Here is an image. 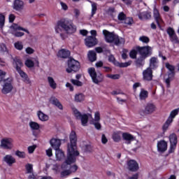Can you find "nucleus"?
<instances>
[{"mask_svg":"<svg viewBox=\"0 0 179 179\" xmlns=\"http://www.w3.org/2000/svg\"><path fill=\"white\" fill-rule=\"evenodd\" d=\"M170 143L174 144L177 143V135L176 134H172L169 136Z\"/></svg>","mask_w":179,"mask_h":179,"instance_id":"c03bdc74","label":"nucleus"},{"mask_svg":"<svg viewBox=\"0 0 179 179\" xmlns=\"http://www.w3.org/2000/svg\"><path fill=\"white\" fill-rule=\"evenodd\" d=\"M88 59L91 62H94L96 61V52L93 50H90L88 52Z\"/></svg>","mask_w":179,"mask_h":179,"instance_id":"58836bf2","label":"nucleus"},{"mask_svg":"<svg viewBox=\"0 0 179 179\" xmlns=\"http://www.w3.org/2000/svg\"><path fill=\"white\" fill-rule=\"evenodd\" d=\"M89 117H92V115L83 114L78 120H80L83 127H87L89 121Z\"/></svg>","mask_w":179,"mask_h":179,"instance_id":"c85d7f7f","label":"nucleus"},{"mask_svg":"<svg viewBox=\"0 0 179 179\" xmlns=\"http://www.w3.org/2000/svg\"><path fill=\"white\" fill-rule=\"evenodd\" d=\"M138 40L139 41H141V43H144L145 44H148V43L150 41V39H149V37L146 36H140Z\"/></svg>","mask_w":179,"mask_h":179,"instance_id":"a18cd8bd","label":"nucleus"},{"mask_svg":"<svg viewBox=\"0 0 179 179\" xmlns=\"http://www.w3.org/2000/svg\"><path fill=\"white\" fill-rule=\"evenodd\" d=\"M176 148H177V143H174V144L171 143L169 153H173V152L176 150Z\"/></svg>","mask_w":179,"mask_h":179,"instance_id":"338daca9","label":"nucleus"},{"mask_svg":"<svg viewBox=\"0 0 179 179\" xmlns=\"http://www.w3.org/2000/svg\"><path fill=\"white\" fill-rule=\"evenodd\" d=\"M166 68L169 71V77L165 80V83H166V87H170V82L174 79V71L176 67L170 64L169 63L165 64Z\"/></svg>","mask_w":179,"mask_h":179,"instance_id":"1a4fd4ad","label":"nucleus"},{"mask_svg":"<svg viewBox=\"0 0 179 179\" xmlns=\"http://www.w3.org/2000/svg\"><path fill=\"white\" fill-rule=\"evenodd\" d=\"M138 16L140 20H146V19H150V17H152L150 13L148 12L139 13Z\"/></svg>","mask_w":179,"mask_h":179,"instance_id":"2f4dec72","label":"nucleus"},{"mask_svg":"<svg viewBox=\"0 0 179 179\" xmlns=\"http://www.w3.org/2000/svg\"><path fill=\"white\" fill-rule=\"evenodd\" d=\"M64 30L67 34L76 33V26L71 21H64Z\"/></svg>","mask_w":179,"mask_h":179,"instance_id":"9d476101","label":"nucleus"},{"mask_svg":"<svg viewBox=\"0 0 179 179\" xmlns=\"http://www.w3.org/2000/svg\"><path fill=\"white\" fill-rule=\"evenodd\" d=\"M171 120L170 119H167L165 124L163 126V131H167L169 129V127H170V124H171Z\"/></svg>","mask_w":179,"mask_h":179,"instance_id":"8fccbe9b","label":"nucleus"},{"mask_svg":"<svg viewBox=\"0 0 179 179\" xmlns=\"http://www.w3.org/2000/svg\"><path fill=\"white\" fill-rule=\"evenodd\" d=\"M70 143L67 147V157L62 163L61 169L62 170H66L72 164L76 162V157L79 155L78 151V147L76 146V142H78V137H76V133L71 131L69 136Z\"/></svg>","mask_w":179,"mask_h":179,"instance_id":"f257e3e1","label":"nucleus"},{"mask_svg":"<svg viewBox=\"0 0 179 179\" xmlns=\"http://www.w3.org/2000/svg\"><path fill=\"white\" fill-rule=\"evenodd\" d=\"M50 103L52 104L53 106H55L59 110L62 111L64 110V106H62V103L59 101V99H57L55 96H52L50 99Z\"/></svg>","mask_w":179,"mask_h":179,"instance_id":"f3484780","label":"nucleus"},{"mask_svg":"<svg viewBox=\"0 0 179 179\" xmlns=\"http://www.w3.org/2000/svg\"><path fill=\"white\" fill-rule=\"evenodd\" d=\"M103 34L106 43H114L115 45H121L125 43V39L106 29L103 31Z\"/></svg>","mask_w":179,"mask_h":179,"instance_id":"f03ea898","label":"nucleus"},{"mask_svg":"<svg viewBox=\"0 0 179 179\" xmlns=\"http://www.w3.org/2000/svg\"><path fill=\"white\" fill-rule=\"evenodd\" d=\"M154 111H156V106H155L153 103H148L145 105L144 109L139 110L138 113L143 117L153 114Z\"/></svg>","mask_w":179,"mask_h":179,"instance_id":"6e6552de","label":"nucleus"},{"mask_svg":"<svg viewBox=\"0 0 179 179\" xmlns=\"http://www.w3.org/2000/svg\"><path fill=\"white\" fill-rule=\"evenodd\" d=\"M56 33L60 34V37L62 38V40H64L65 38H64V35L61 33H62V30H64V21H59L55 27Z\"/></svg>","mask_w":179,"mask_h":179,"instance_id":"a211bd4d","label":"nucleus"},{"mask_svg":"<svg viewBox=\"0 0 179 179\" xmlns=\"http://www.w3.org/2000/svg\"><path fill=\"white\" fill-rule=\"evenodd\" d=\"M3 162L8 164V166H12L16 163V159L13 157L11 155H7L3 158Z\"/></svg>","mask_w":179,"mask_h":179,"instance_id":"aec40b11","label":"nucleus"},{"mask_svg":"<svg viewBox=\"0 0 179 179\" xmlns=\"http://www.w3.org/2000/svg\"><path fill=\"white\" fill-rule=\"evenodd\" d=\"M122 136V134L121 133V131H115L113 134L112 138L114 142H120V141H121Z\"/></svg>","mask_w":179,"mask_h":179,"instance_id":"f704fd0d","label":"nucleus"},{"mask_svg":"<svg viewBox=\"0 0 179 179\" xmlns=\"http://www.w3.org/2000/svg\"><path fill=\"white\" fill-rule=\"evenodd\" d=\"M37 148V145H30L28 147V153L31 154L34 152V150H36V148Z\"/></svg>","mask_w":179,"mask_h":179,"instance_id":"4d7b16f0","label":"nucleus"},{"mask_svg":"<svg viewBox=\"0 0 179 179\" xmlns=\"http://www.w3.org/2000/svg\"><path fill=\"white\" fill-rule=\"evenodd\" d=\"M154 18L155 19V21L157 22L158 26H160V24H162V23L163 22V20L160 17V13H159V10H157V9L156 8L154 9Z\"/></svg>","mask_w":179,"mask_h":179,"instance_id":"cd10ccee","label":"nucleus"},{"mask_svg":"<svg viewBox=\"0 0 179 179\" xmlns=\"http://www.w3.org/2000/svg\"><path fill=\"white\" fill-rule=\"evenodd\" d=\"M72 111L76 118H77V120H79L80 117L83 115L82 113H80V112H79L78 110L75 107L72 108Z\"/></svg>","mask_w":179,"mask_h":179,"instance_id":"37998d69","label":"nucleus"},{"mask_svg":"<svg viewBox=\"0 0 179 179\" xmlns=\"http://www.w3.org/2000/svg\"><path fill=\"white\" fill-rule=\"evenodd\" d=\"M1 148L10 150L13 148V140L12 138H3L1 141Z\"/></svg>","mask_w":179,"mask_h":179,"instance_id":"f8f14e48","label":"nucleus"},{"mask_svg":"<svg viewBox=\"0 0 179 179\" xmlns=\"http://www.w3.org/2000/svg\"><path fill=\"white\" fill-rule=\"evenodd\" d=\"M130 57L133 59H135L136 58V50H131L129 53Z\"/></svg>","mask_w":179,"mask_h":179,"instance_id":"774afa93","label":"nucleus"},{"mask_svg":"<svg viewBox=\"0 0 179 179\" xmlns=\"http://www.w3.org/2000/svg\"><path fill=\"white\" fill-rule=\"evenodd\" d=\"M150 69H157L159 68V59L156 57H152L149 61V67Z\"/></svg>","mask_w":179,"mask_h":179,"instance_id":"dca6fc26","label":"nucleus"},{"mask_svg":"<svg viewBox=\"0 0 179 179\" xmlns=\"http://www.w3.org/2000/svg\"><path fill=\"white\" fill-rule=\"evenodd\" d=\"M157 148L158 152H166V150H167V142L164 140L158 141Z\"/></svg>","mask_w":179,"mask_h":179,"instance_id":"412c9836","label":"nucleus"},{"mask_svg":"<svg viewBox=\"0 0 179 179\" xmlns=\"http://www.w3.org/2000/svg\"><path fill=\"white\" fill-rule=\"evenodd\" d=\"M153 79V71L148 67L143 71V80L150 82Z\"/></svg>","mask_w":179,"mask_h":179,"instance_id":"ddd939ff","label":"nucleus"},{"mask_svg":"<svg viewBox=\"0 0 179 179\" xmlns=\"http://www.w3.org/2000/svg\"><path fill=\"white\" fill-rule=\"evenodd\" d=\"M69 55H71V52L66 49H62L57 53V57L59 58H68Z\"/></svg>","mask_w":179,"mask_h":179,"instance_id":"a878e982","label":"nucleus"},{"mask_svg":"<svg viewBox=\"0 0 179 179\" xmlns=\"http://www.w3.org/2000/svg\"><path fill=\"white\" fill-rule=\"evenodd\" d=\"M22 31H25V33H27V34H30V31L29 30L16 24H13L11 27H10V31L11 34L15 36V37H23L24 36V33L21 32Z\"/></svg>","mask_w":179,"mask_h":179,"instance_id":"39448f33","label":"nucleus"},{"mask_svg":"<svg viewBox=\"0 0 179 179\" xmlns=\"http://www.w3.org/2000/svg\"><path fill=\"white\" fill-rule=\"evenodd\" d=\"M85 101V95L82 93L76 94L74 96V101L76 103H82Z\"/></svg>","mask_w":179,"mask_h":179,"instance_id":"473e14b6","label":"nucleus"},{"mask_svg":"<svg viewBox=\"0 0 179 179\" xmlns=\"http://www.w3.org/2000/svg\"><path fill=\"white\" fill-rule=\"evenodd\" d=\"M91 3V16H94L96 12H97V3H94L90 0H87Z\"/></svg>","mask_w":179,"mask_h":179,"instance_id":"72a5a7b5","label":"nucleus"},{"mask_svg":"<svg viewBox=\"0 0 179 179\" xmlns=\"http://www.w3.org/2000/svg\"><path fill=\"white\" fill-rule=\"evenodd\" d=\"M37 117L40 121H42V122H45V121H48V120H50L48 115L43 113L41 110L37 112Z\"/></svg>","mask_w":179,"mask_h":179,"instance_id":"393cba45","label":"nucleus"},{"mask_svg":"<svg viewBox=\"0 0 179 179\" xmlns=\"http://www.w3.org/2000/svg\"><path fill=\"white\" fill-rule=\"evenodd\" d=\"M132 64V61H129L124 63H120L117 62L115 63L116 66H119V68H127V66H129Z\"/></svg>","mask_w":179,"mask_h":179,"instance_id":"ea45409f","label":"nucleus"},{"mask_svg":"<svg viewBox=\"0 0 179 179\" xmlns=\"http://www.w3.org/2000/svg\"><path fill=\"white\" fill-rule=\"evenodd\" d=\"M25 65L27 66V68H33V66H34V62L31 59H27L25 61Z\"/></svg>","mask_w":179,"mask_h":179,"instance_id":"49530a36","label":"nucleus"},{"mask_svg":"<svg viewBox=\"0 0 179 179\" xmlns=\"http://www.w3.org/2000/svg\"><path fill=\"white\" fill-rule=\"evenodd\" d=\"M148 96H149V92L143 89H141L139 94L140 100H146V99H148Z\"/></svg>","mask_w":179,"mask_h":179,"instance_id":"c9c22d12","label":"nucleus"},{"mask_svg":"<svg viewBox=\"0 0 179 179\" xmlns=\"http://www.w3.org/2000/svg\"><path fill=\"white\" fill-rule=\"evenodd\" d=\"M60 6L63 10H68V5L63 1H60Z\"/></svg>","mask_w":179,"mask_h":179,"instance_id":"0e129e2a","label":"nucleus"},{"mask_svg":"<svg viewBox=\"0 0 179 179\" xmlns=\"http://www.w3.org/2000/svg\"><path fill=\"white\" fill-rule=\"evenodd\" d=\"M178 113H179V108L172 110L170 113L169 117H168V120H170L173 122V120L176 118V115H178Z\"/></svg>","mask_w":179,"mask_h":179,"instance_id":"e433bc0d","label":"nucleus"},{"mask_svg":"<svg viewBox=\"0 0 179 179\" xmlns=\"http://www.w3.org/2000/svg\"><path fill=\"white\" fill-rule=\"evenodd\" d=\"M88 73L92 79V82L96 85H99L101 82H103V74L101 73H97L94 68L91 67L88 69Z\"/></svg>","mask_w":179,"mask_h":179,"instance_id":"0eeeda50","label":"nucleus"},{"mask_svg":"<svg viewBox=\"0 0 179 179\" xmlns=\"http://www.w3.org/2000/svg\"><path fill=\"white\" fill-rule=\"evenodd\" d=\"M13 65L22 78L23 82L27 83V85H31V81L30 80V78H29V76L24 71H22L21 68L23 66V63H22V60L17 58L14 59Z\"/></svg>","mask_w":179,"mask_h":179,"instance_id":"20e7f679","label":"nucleus"},{"mask_svg":"<svg viewBox=\"0 0 179 179\" xmlns=\"http://www.w3.org/2000/svg\"><path fill=\"white\" fill-rule=\"evenodd\" d=\"M122 136L124 139V141H126L127 143L129 144L132 141H134V136L131 135L128 133H123L122 134Z\"/></svg>","mask_w":179,"mask_h":179,"instance_id":"7c9ffc66","label":"nucleus"},{"mask_svg":"<svg viewBox=\"0 0 179 179\" xmlns=\"http://www.w3.org/2000/svg\"><path fill=\"white\" fill-rule=\"evenodd\" d=\"M100 122V112L96 111L94 113V118L92 122Z\"/></svg>","mask_w":179,"mask_h":179,"instance_id":"864d4df0","label":"nucleus"},{"mask_svg":"<svg viewBox=\"0 0 179 179\" xmlns=\"http://www.w3.org/2000/svg\"><path fill=\"white\" fill-rule=\"evenodd\" d=\"M122 23H124V24H128L129 26H131L134 23V20L131 17H127L124 18V20L122 22Z\"/></svg>","mask_w":179,"mask_h":179,"instance_id":"de8ad7c7","label":"nucleus"},{"mask_svg":"<svg viewBox=\"0 0 179 179\" xmlns=\"http://www.w3.org/2000/svg\"><path fill=\"white\" fill-rule=\"evenodd\" d=\"M13 89V86H12V78H8L3 85L1 92L3 94H8V93H10V92H12Z\"/></svg>","mask_w":179,"mask_h":179,"instance_id":"9b49d317","label":"nucleus"},{"mask_svg":"<svg viewBox=\"0 0 179 179\" xmlns=\"http://www.w3.org/2000/svg\"><path fill=\"white\" fill-rule=\"evenodd\" d=\"M122 58L123 59H127L128 58V50L123 49L122 52Z\"/></svg>","mask_w":179,"mask_h":179,"instance_id":"13d9d810","label":"nucleus"},{"mask_svg":"<svg viewBox=\"0 0 179 179\" xmlns=\"http://www.w3.org/2000/svg\"><path fill=\"white\" fill-rule=\"evenodd\" d=\"M47 79L50 87L53 90H55V89H57V85L54 78H52V76H48Z\"/></svg>","mask_w":179,"mask_h":179,"instance_id":"bb28decb","label":"nucleus"},{"mask_svg":"<svg viewBox=\"0 0 179 179\" xmlns=\"http://www.w3.org/2000/svg\"><path fill=\"white\" fill-rule=\"evenodd\" d=\"M0 51H1V52H6L8 51V48L4 43L0 44Z\"/></svg>","mask_w":179,"mask_h":179,"instance_id":"680f3d73","label":"nucleus"},{"mask_svg":"<svg viewBox=\"0 0 179 179\" xmlns=\"http://www.w3.org/2000/svg\"><path fill=\"white\" fill-rule=\"evenodd\" d=\"M71 82L75 86H78V87L83 86V83L79 81V80L71 79Z\"/></svg>","mask_w":179,"mask_h":179,"instance_id":"09e8293b","label":"nucleus"},{"mask_svg":"<svg viewBox=\"0 0 179 179\" xmlns=\"http://www.w3.org/2000/svg\"><path fill=\"white\" fill-rule=\"evenodd\" d=\"M13 9L20 12L24 9V2L22 0H15L13 3Z\"/></svg>","mask_w":179,"mask_h":179,"instance_id":"2eb2a0df","label":"nucleus"},{"mask_svg":"<svg viewBox=\"0 0 179 179\" xmlns=\"http://www.w3.org/2000/svg\"><path fill=\"white\" fill-rule=\"evenodd\" d=\"M97 44V39L93 36H88L85 38V45L89 47L90 48L92 47H94Z\"/></svg>","mask_w":179,"mask_h":179,"instance_id":"6ab92c4d","label":"nucleus"},{"mask_svg":"<svg viewBox=\"0 0 179 179\" xmlns=\"http://www.w3.org/2000/svg\"><path fill=\"white\" fill-rule=\"evenodd\" d=\"M15 155L17 156V157H20V159H24L26 157V153L24 152L17 150L15 152Z\"/></svg>","mask_w":179,"mask_h":179,"instance_id":"603ef678","label":"nucleus"},{"mask_svg":"<svg viewBox=\"0 0 179 179\" xmlns=\"http://www.w3.org/2000/svg\"><path fill=\"white\" fill-rule=\"evenodd\" d=\"M127 17V15H124V13H120L117 19L118 20H120V22H124V19Z\"/></svg>","mask_w":179,"mask_h":179,"instance_id":"6e6d98bb","label":"nucleus"},{"mask_svg":"<svg viewBox=\"0 0 179 179\" xmlns=\"http://www.w3.org/2000/svg\"><path fill=\"white\" fill-rule=\"evenodd\" d=\"M69 171H70L71 174H72V173H76V171H78V166L76 165L71 166L69 169Z\"/></svg>","mask_w":179,"mask_h":179,"instance_id":"bf43d9fd","label":"nucleus"},{"mask_svg":"<svg viewBox=\"0 0 179 179\" xmlns=\"http://www.w3.org/2000/svg\"><path fill=\"white\" fill-rule=\"evenodd\" d=\"M25 52L27 54L31 55V54L34 53V49H33L30 47H28L25 49Z\"/></svg>","mask_w":179,"mask_h":179,"instance_id":"69168bd1","label":"nucleus"},{"mask_svg":"<svg viewBox=\"0 0 179 179\" xmlns=\"http://www.w3.org/2000/svg\"><path fill=\"white\" fill-rule=\"evenodd\" d=\"M137 51L139 52L141 57L136 60V63L138 65H144L145 59L152 55V48L150 46L138 47Z\"/></svg>","mask_w":179,"mask_h":179,"instance_id":"7ed1b4c3","label":"nucleus"},{"mask_svg":"<svg viewBox=\"0 0 179 179\" xmlns=\"http://www.w3.org/2000/svg\"><path fill=\"white\" fill-rule=\"evenodd\" d=\"M93 125H94V127L96 129L100 130L101 129V124H100V122H92Z\"/></svg>","mask_w":179,"mask_h":179,"instance_id":"e2e57ef3","label":"nucleus"},{"mask_svg":"<svg viewBox=\"0 0 179 179\" xmlns=\"http://www.w3.org/2000/svg\"><path fill=\"white\" fill-rule=\"evenodd\" d=\"M71 172L69 169L65 170L61 172V177H66L68 176H70Z\"/></svg>","mask_w":179,"mask_h":179,"instance_id":"052dcab7","label":"nucleus"},{"mask_svg":"<svg viewBox=\"0 0 179 179\" xmlns=\"http://www.w3.org/2000/svg\"><path fill=\"white\" fill-rule=\"evenodd\" d=\"M167 33L173 43H178V38H177V35H176V32H174V29L172 28H169L167 29Z\"/></svg>","mask_w":179,"mask_h":179,"instance_id":"4be33fe9","label":"nucleus"},{"mask_svg":"<svg viewBox=\"0 0 179 179\" xmlns=\"http://www.w3.org/2000/svg\"><path fill=\"white\" fill-rule=\"evenodd\" d=\"M29 127L32 131H38L40 129V124L36 122H30Z\"/></svg>","mask_w":179,"mask_h":179,"instance_id":"4c0bfd02","label":"nucleus"},{"mask_svg":"<svg viewBox=\"0 0 179 179\" xmlns=\"http://www.w3.org/2000/svg\"><path fill=\"white\" fill-rule=\"evenodd\" d=\"M5 25V15L0 14V29H2Z\"/></svg>","mask_w":179,"mask_h":179,"instance_id":"5fc2aeb1","label":"nucleus"},{"mask_svg":"<svg viewBox=\"0 0 179 179\" xmlns=\"http://www.w3.org/2000/svg\"><path fill=\"white\" fill-rule=\"evenodd\" d=\"M50 145L55 150H57L59 149V147L61 146V140L57 139V138H52L50 140Z\"/></svg>","mask_w":179,"mask_h":179,"instance_id":"b1692460","label":"nucleus"},{"mask_svg":"<svg viewBox=\"0 0 179 179\" xmlns=\"http://www.w3.org/2000/svg\"><path fill=\"white\" fill-rule=\"evenodd\" d=\"M55 157L56 159L58 162H61V160H62V159H64L65 157V154L64 153V152L62 151V150L61 149H57L55 150Z\"/></svg>","mask_w":179,"mask_h":179,"instance_id":"c756f323","label":"nucleus"},{"mask_svg":"<svg viewBox=\"0 0 179 179\" xmlns=\"http://www.w3.org/2000/svg\"><path fill=\"white\" fill-rule=\"evenodd\" d=\"M25 169L27 174H31L29 176V179H36V176L33 174V164H27L25 166Z\"/></svg>","mask_w":179,"mask_h":179,"instance_id":"5701e85b","label":"nucleus"},{"mask_svg":"<svg viewBox=\"0 0 179 179\" xmlns=\"http://www.w3.org/2000/svg\"><path fill=\"white\" fill-rule=\"evenodd\" d=\"M127 167L130 171H138L139 169L138 162L134 159H130L127 162Z\"/></svg>","mask_w":179,"mask_h":179,"instance_id":"4468645a","label":"nucleus"},{"mask_svg":"<svg viewBox=\"0 0 179 179\" xmlns=\"http://www.w3.org/2000/svg\"><path fill=\"white\" fill-rule=\"evenodd\" d=\"M14 47L18 51H22L23 50V43L22 41H17L14 43Z\"/></svg>","mask_w":179,"mask_h":179,"instance_id":"a19ab883","label":"nucleus"},{"mask_svg":"<svg viewBox=\"0 0 179 179\" xmlns=\"http://www.w3.org/2000/svg\"><path fill=\"white\" fill-rule=\"evenodd\" d=\"M80 69V63L74 59H69L68 60V67L66 71L67 73H72V72H78Z\"/></svg>","mask_w":179,"mask_h":179,"instance_id":"423d86ee","label":"nucleus"},{"mask_svg":"<svg viewBox=\"0 0 179 179\" xmlns=\"http://www.w3.org/2000/svg\"><path fill=\"white\" fill-rule=\"evenodd\" d=\"M121 76L120 74H107L106 78H109L110 79H113L114 80L117 79H120Z\"/></svg>","mask_w":179,"mask_h":179,"instance_id":"3c124183","label":"nucleus"},{"mask_svg":"<svg viewBox=\"0 0 179 179\" xmlns=\"http://www.w3.org/2000/svg\"><path fill=\"white\" fill-rule=\"evenodd\" d=\"M72 111L76 118H77V120H79L80 117L83 115L82 113H80V112H79L78 110L75 107L72 108Z\"/></svg>","mask_w":179,"mask_h":179,"instance_id":"79ce46f5","label":"nucleus"}]
</instances>
